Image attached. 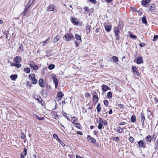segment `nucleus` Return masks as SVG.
Masks as SVG:
<instances>
[{
  "mask_svg": "<svg viewBox=\"0 0 158 158\" xmlns=\"http://www.w3.org/2000/svg\"><path fill=\"white\" fill-rule=\"evenodd\" d=\"M29 78L31 80L32 83L33 84H35L37 82V80L35 78V75L34 74H31L29 76Z\"/></svg>",
  "mask_w": 158,
  "mask_h": 158,
  "instance_id": "obj_1",
  "label": "nucleus"
},
{
  "mask_svg": "<svg viewBox=\"0 0 158 158\" xmlns=\"http://www.w3.org/2000/svg\"><path fill=\"white\" fill-rule=\"evenodd\" d=\"M52 79L53 80V83L55 84V86L56 88H57L58 83V80L56 78V77L55 74H52Z\"/></svg>",
  "mask_w": 158,
  "mask_h": 158,
  "instance_id": "obj_2",
  "label": "nucleus"
},
{
  "mask_svg": "<svg viewBox=\"0 0 158 158\" xmlns=\"http://www.w3.org/2000/svg\"><path fill=\"white\" fill-rule=\"evenodd\" d=\"M139 147V148H146V144L145 141L143 140H140L137 142Z\"/></svg>",
  "mask_w": 158,
  "mask_h": 158,
  "instance_id": "obj_3",
  "label": "nucleus"
},
{
  "mask_svg": "<svg viewBox=\"0 0 158 158\" xmlns=\"http://www.w3.org/2000/svg\"><path fill=\"white\" fill-rule=\"evenodd\" d=\"M72 37H73V35L72 34L69 35L68 33H67L65 34L63 38L64 39H65V40L66 41H69Z\"/></svg>",
  "mask_w": 158,
  "mask_h": 158,
  "instance_id": "obj_4",
  "label": "nucleus"
},
{
  "mask_svg": "<svg viewBox=\"0 0 158 158\" xmlns=\"http://www.w3.org/2000/svg\"><path fill=\"white\" fill-rule=\"evenodd\" d=\"M34 98L38 101L39 102H40L42 105L44 106V102L43 101L40 96L38 95H35L34 97Z\"/></svg>",
  "mask_w": 158,
  "mask_h": 158,
  "instance_id": "obj_5",
  "label": "nucleus"
},
{
  "mask_svg": "<svg viewBox=\"0 0 158 158\" xmlns=\"http://www.w3.org/2000/svg\"><path fill=\"white\" fill-rule=\"evenodd\" d=\"M102 89L103 93H104L108 90H110V88L107 85L103 84L102 85Z\"/></svg>",
  "mask_w": 158,
  "mask_h": 158,
  "instance_id": "obj_6",
  "label": "nucleus"
},
{
  "mask_svg": "<svg viewBox=\"0 0 158 158\" xmlns=\"http://www.w3.org/2000/svg\"><path fill=\"white\" fill-rule=\"evenodd\" d=\"M87 139L88 141L91 140V142L92 143H96V140L94 138L91 137L89 135H87Z\"/></svg>",
  "mask_w": 158,
  "mask_h": 158,
  "instance_id": "obj_7",
  "label": "nucleus"
},
{
  "mask_svg": "<svg viewBox=\"0 0 158 158\" xmlns=\"http://www.w3.org/2000/svg\"><path fill=\"white\" fill-rule=\"evenodd\" d=\"M136 63L139 64L143 63V59L142 56H140L137 58Z\"/></svg>",
  "mask_w": 158,
  "mask_h": 158,
  "instance_id": "obj_8",
  "label": "nucleus"
},
{
  "mask_svg": "<svg viewBox=\"0 0 158 158\" xmlns=\"http://www.w3.org/2000/svg\"><path fill=\"white\" fill-rule=\"evenodd\" d=\"M132 70L134 74H135L138 76L140 75V74L138 71L137 68L136 67H134L133 66H132Z\"/></svg>",
  "mask_w": 158,
  "mask_h": 158,
  "instance_id": "obj_9",
  "label": "nucleus"
},
{
  "mask_svg": "<svg viewBox=\"0 0 158 158\" xmlns=\"http://www.w3.org/2000/svg\"><path fill=\"white\" fill-rule=\"evenodd\" d=\"M71 21L74 24L77 25L79 23L78 20L74 17L72 18L71 19Z\"/></svg>",
  "mask_w": 158,
  "mask_h": 158,
  "instance_id": "obj_10",
  "label": "nucleus"
},
{
  "mask_svg": "<svg viewBox=\"0 0 158 158\" xmlns=\"http://www.w3.org/2000/svg\"><path fill=\"white\" fill-rule=\"evenodd\" d=\"M39 84L41 87H45V84L43 79L42 78L40 79L39 81Z\"/></svg>",
  "mask_w": 158,
  "mask_h": 158,
  "instance_id": "obj_11",
  "label": "nucleus"
},
{
  "mask_svg": "<svg viewBox=\"0 0 158 158\" xmlns=\"http://www.w3.org/2000/svg\"><path fill=\"white\" fill-rule=\"evenodd\" d=\"M145 140L147 142L149 143H151V141L152 140L151 139V136L150 135H148L145 138Z\"/></svg>",
  "mask_w": 158,
  "mask_h": 158,
  "instance_id": "obj_12",
  "label": "nucleus"
},
{
  "mask_svg": "<svg viewBox=\"0 0 158 158\" xmlns=\"http://www.w3.org/2000/svg\"><path fill=\"white\" fill-rule=\"evenodd\" d=\"M21 58L19 56H16L14 58V61L17 63H20L21 61Z\"/></svg>",
  "mask_w": 158,
  "mask_h": 158,
  "instance_id": "obj_13",
  "label": "nucleus"
},
{
  "mask_svg": "<svg viewBox=\"0 0 158 158\" xmlns=\"http://www.w3.org/2000/svg\"><path fill=\"white\" fill-rule=\"evenodd\" d=\"M60 38V36L59 35H57L52 40V42L55 43Z\"/></svg>",
  "mask_w": 158,
  "mask_h": 158,
  "instance_id": "obj_14",
  "label": "nucleus"
},
{
  "mask_svg": "<svg viewBox=\"0 0 158 158\" xmlns=\"http://www.w3.org/2000/svg\"><path fill=\"white\" fill-rule=\"evenodd\" d=\"M151 0H143L141 2V4L142 5H146L147 3H148Z\"/></svg>",
  "mask_w": 158,
  "mask_h": 158,
  "instance_id": "obj_15",
  "label": "nucleus"
},
{
  "mask_svg": "<svg viewBox=\"0 0 158 158\" xmlns=\"http://www.w3.org/2000/svg\"><path fill=\"white\" fill-rule=\"evenodd\" d=\"M64 95L63 93L61 91L59 92L57 94V97L59 98L60 99H61V98L64 96Z\"/></svg>",
  "mask_w": 158,
  "mask_h": 158,
  "instance_id": "obj_16",
  "label": "nucleus"
},
{
  "mask_svg": "<svg viewBox=\"0 0 158 158\" xmlns=\"http://www.w3.org/2000/svg\"><path fill=\"white\" fill-rule=\"evenodd\" d=\"M93 99L94 101L96 100L95 103H97L98 102L99 98L97 95H93Z\"/></svg>",
  "mask_w": 158,
  "mask_h": 158,
  "instance_id": "obj_17",
  "label": "nucleus"
},
{
  "mask_svg": "<svg viewBox=\"0 0 158 158\" xmlns=\"http://www.w3.org/2000/svg\"><path fill=\"white\" fill-rule=\"evenodd\" d=\"M100 106L101 104L100 103H98L96 107V109L98 113H99L101 110V108Z\"/></svg>",
  "mask_w": 158,
  "mask_h": 158,
  "instance_id": "obj_18",
  "label": "nucleus"
},
{
  "mask_svg": "<svg viewBox=\"0 0 158 158\" xmlns=\"http://www.w3.org/2000/svg\"><path fill=\"white\" fill-rule=\"evenodd\" d=\"M112 59L113 60L111 61L112 62H117L118 61V58L116 56H113L112 57Z\"/></svg>",
  "mask_w": 158,
  "mask_h": 158,
  "instance_id": "obj_19",
  "label": "nucleus"
},
{
  "mask_svg": "<svg viewBox=\"0 0 158 158\" xmlns=\"http://www.w3.org/2000/svg\"><path fill=\"white\" fill-rule=\"evenodd\" d=\"M142 21L143 23L145 24L146 25L147 24V21L146 20V18L144 15L142 17Z\"/></svg>",
  "mask_w": 158,
  "mask_h": 158,
  "instance_id": "obj_20",
  "label": "nucleus"
},
{
  "mask_svg": "<svg viewBox=\"0 0 158 158\" xmlns=\"http://www.w3.org/2000/svg\"><path fill=\"white\" fill-rule=\"evenodd\" d=\"M47 10L50 11H53L54 10V7L52 5H50L47 9Z\"/></svg>",
  "mask_w": 158,
  "mask_h": 158,
  "instance_id": "obj_21",
  "label": "nucleus"
},
{
  "mask_svg": "<svg viewBox=\"0 0 158 158\" xmlns=\"http://www.w3.org/2000/svg\"><path fill=\"white\" fill-rule=\"evenodd\" d=\"M29 7H27V6L26 7L23 12V15L24 16H25L27 15Z\"/></svg>",
  "mask_w": 158,
  "mask_h": 158,
  "instance_id": "obj_22",
  "label": "nucleus"
},
{
  "mask_svg": "<svg viewBox=\"0 0 158 158\" xmlns=\"http://www.w3.org/2000/svg\"><path fill=\"white\" fill-rule=\"evenodd\" d=\"M10 79L12 80H15L17 77V74L12 75L10 77Z\"/></svg>",
  "mask_w": 158,
  "mask_h": 158,
  "instance_id": "obj_23",
  "label": "nucleus"
},
{
  "mask_svg": "<svg viewBox=\"0 0 158 158\" xmlns=\"http://www.w3.org/2000/svg\"><path fill=\"white\" fill-rule=\"evenodd\" d=\"M136 120V117L135 115H132L131 118V121L132 123L135 122Z\"/></svg>",
  "mask_w": 158,
  "mask_h": 158,
  "instance_id": "obj_24",
  "label": "nucleus"
},
{
  "mask_svg": "<svg viewBox=\"0 0 158 158\" xmlns=\"http://www.w3.org/2000/svg\"><path fill=\"white\" fill-rule=\"evenodd\" d=\"M141 121L143 123H144L145 118L144 116V115L143 113H142L141 114Z\"/></svg>",
  "mask_w": 158,
  "mask_h": 158,
  "instance_id": "obj_25",
  "label": "nucleus"
},
{
  "mask_svg": "<svg viewBox=\"0 0 158 158\" xmlns=\"http://www.w3.org/2000/svg\"><path fill=\"white\" fill-rule=\"evenodd\" d=\"M84 9L85 10V12L84 14H85V13L86 14H88L89 12V9L88 6H85L84 7Z\"/></svg>",
  "mask_w": 158,
  "mask_h": 158,
  "instance_id": "obj_26",
  "label": "nucleus"
},
{
  "mask_svg": "<svg viewBox=\"0 0 158 158\" xmlns=\"http://www.w3.org/2000/svg\"><path fill=\"white\" fill-rule=\"evenodd\" d=\"M105 28L106 30L108 32H109L111 30V27L110 25H109L106 26Z\"/></svg>",
  "mask_w": 158,
  "mask_h": 158,
  "instance_id": "obj_27",
  "label": "nucleus"
},
{
  "mask_svg": "<svg viewBox=\"0 0 158 158\" xmlns=\"http://www.w3.org/2000/svg\"><path fill=\"white\" fill-rule=\"evenodd\" d=\"M52 52V51L51 50H48L46 51V54H47V57H49L51 56L52 55V54H51V52Z\"/></svg>",
  "mask_w": 158,
  "mask_h": 158,
  "instance_id": "obj_28",
  "label": "nucleus"
},
{
  "mask_svg": "<svg viewBox=\"0 0 158 158\" xmlns=\"http://www.w3.org/2000/svg\"><path fill=\"white\" fill-rule=\"evenodd\" d=\"M34 1L32 0H29V1L27 4V6L30 7L31 5L33 3Z\"/></svg>",
  "mask_w": 158,
  "mask_h": 158,
  "instance_id": "obj_29",
  "label": "nucleus"
},
{
  "mask_svg": "<svg viewBox=\"0 0 158 158\" xmlns=\"http://www.w3.org/2000/svg\"><path fill=\"white\" fill-rule=\"evenodd\" d=\"M120 31L118 30V28L117 27H115L114 28V32L115 34H119Z\"/></svg>",
  "mask_w": 158,
  "mask_h": 158,
  "instance_id": "obj_30",
  "label": "nucleus"
},
{
  "mask_svg": "<svg viewBox=\"0 0 158 158\" xmlns=\"http://www.w3.org/2000/svg\"><path fill=\"white\" fill-rule=\"evenodd\" d=\"M76 38L78 40H80L81 42V36L77 34H75Z\"/></svg>",
  "mask_w": 158,
  "mask_h": 158,
  "instance_id": "obj_31",
  "label": "nucleus"
},
{
  "mask_svg": "<svg viewBox=\"0 0 158 158\" xmlns=\"http://www.w3.org/2000/svg\"><path fill=\"white\" fill-rule=\"evenodd\" d=\"M156 134L154 133L153 135L151 136V139L152 141H154L156 140Z\"/></svg>",
  "mask_w": 158,
  "mask_h": 158,
  "instance_id": "obj_32",
  "label": "nucleus"
},
{
  "mask_svg": "<svg viewBox=\"0 0 158 158\" xmlns=\"http://www.w3.org/2000/svg\"><path fill=\"white\" fill-rule=\"evenodd\" d=\"M55 65L54 64H50L48 67V69L50 70H52L54 69Z\"/></svg>",
  "mask_w": 158,
  "mask_h": 158,
  "instance_id": "obj_33",
  "label": "nucleus"
},
{
  "mask_svg": "<svg viewBox=\"0 0 158 158\" xmlns=\"http://www.w3.org/2000/svg\"><path fill=\"white\" fill-rule=\"evenodd\" d=\"M42 94L43 95L44 97H46L47 96V93L46 92L44 91L43 89L42 91Z\"/></svg>",
  "mask_w": 158,
  "mask_h": 158,
  "instance_id": "obj_34",
  "label": "nucleus"
},
{
  "mask_svg": "<svg viewBox=\"0 0 158 158\" xmlns=\"http://www.w3.org/2000/svg\"><path fill=\"white\" fill-rule=\"evenodd\" d=\"M24 71L27 73H29L30 72V69L28 68H25L24 69Z\"/></svg>",
  "mask_w": 158,
  "mask_h": 158,
  "instance_id": "obj_35",
  "label": "nucleus"
},
{
  "mask_svg": "<svg viewBox=\"0 0 158 158\" xmlns=\"http://www.w3.org/2000/svg\"><path fill=\"white\" fill-rule=\"evenodd\" d=\"M112 140L115 141H119L120 138L118 137H113L112 138Z\"/></svg>",
  "mask_w": 158,
  "mask_h": 158,
  "instance_id": "obj_36",
  "label": "nucleus"
},
{
  "mask_svg": "<svg viewBox=\"0 0 158 158\" xmlns=\"http://www.w3.org/2000/svg\"><path fill=\"white\" fill-rule=\"evenodd\" d=\"M107 96L108 98H111L112 97V92H108L107 93Z\"/></svg>",
  "mask_w": 158,
  "mask_h": 158,
  "instance_id": "obj_37",
  "label": "nucleus"
},
{
  "mask_svg": "<svg viewBox=\"0 0 158 158\" xmlns=\"http://www.w3.org/2000/svg\"><path fill=\"white\" fill-rule=\"evenodd\" d=\"M63 115L67 119L69 120V121H70V119H69V117L67 116V114L65 112H64V113H63Z\"/></svg>",
  "mask_w": 158,
  "mask_h": 158,
  "instance_id": "obj_38",
  "label": "nucleus"
},
{
  "mask_svg": "<svg viewBox=\"0 0 158 158\" xmlns=\"http://www.w3.org/2000/svg\"><path fill=\"white\" fill-rule=\"evenodd\" d=\"M90 26H87L86 28V31L88 33L89 32H90Z\"/></svg>",
  "mask_w": 158,
  "mask_h": 158,
  "instance_id": "obj_39",
  "label": "nucleus"
},
{
  "mask_svg": "<svg viewBox=\"0 0 158 158\" xmlns=\"http://www.w3.org/2000/svg\"><path fill=\"white\" fill-rule=\"evenodd\" d=\"M122 129H121V127H118L117 128L116 131L119 133H122Z\"/></svg>",
  "mask_w": 158,
  "mask_h": 158,
  "instance_id": "obj_40",
  "label": "nucleus"
},
{
  "mask_svg": "<svg viewBox=\"0 0 158 158\" xmlns=\"http://www.w3.org/2000/svg\"><path fill=\"white\" fill-rule=\"evenodd\" d=\"M104 103L106 106H107L108 105L109 102L107 100H105L103 101Z\"/></svg>",
  "mask_w": 158,
  "mask_h": 158,
  "instance_id": "obj_41",
  "label": "nucleus"
},
{
  "mask_svg": "<svg viewBox=\"0 0 158 158\" xmlns=\"http://www.w3.org/2000/svg\"><path fill=\"white\" fill-rule=\"evenodd\" d=\"M19 49L20 50H21V51H24V49L23 45L22 44H21L19 47Z\"/></svg>",
  "mask_w": 158,
  "mask_h": 158,
  "instance_id": "obj_42",
  "label": "nucleus"
},
{
  "mask_svg": "<svg viewBox=\"0 0 158 158\" xmlns=\"http://www.w3.org/2000/svg\"><path fill=\"white\" fill-rule=\"evenodd\" d=\"M77 119V118L76 117H72V122L73 123H75Z\"/></svg>",
  "mask_w": 158,
  "mask_h": 158,
  "instance_id": "obj_43",
  "label": "nucleus"
},
{
  "mask_svg": "<svg viewBox=\"0 0 158 158\" xmlns=\"http://www.w3.org/2000/svg\"><path fill=\"white\" fill-rule=\"evenodd\" d=\"M35 117L36 118H37L38 119L40 120H43V119H44V117L40 118L39 116L38 115H36V114L35 115Z\"/></svg>",
  "mask_w": 158,
  "mask_h": 158,
  "instance_id": "obj_44",
  "label": "nucleus"
},
{
  "mask_svg": "<svg viewBox=\"0 0 158 158\" xmlns=\"http://www.w3.org/2000/svg\"><path fill=\"white\" fill-rule=\"evenodd\" d=\"M130 37L131 38H133V39H136L137 38V37L136 35H134L131 33H130Z\"/></svg>",
  "mask_w": 158,
  "mask_h": 158,
  "instance_id": "obj_45",
  "label": "nucleus"
},
{
  "mask_svg": "<svg viewBox=\"0 0 158 158\" xmlns=\"http://www.w3.org/2000/svg\"><path fill=\"white\" fill-rule=\"evenodd\" d=\"M38 66L37 65L35 64L34 65L33 67V68L34 70H37L38 69Z\"/></svg>",
  "mask_w": 158,
  "mask_h": 158,
  "instance_id": "obj_46",
  "label": "nucleus"
},
{
  "mask_svg": "<svg viewBox=\"0 0 158 158\" xmlns=\"http://www.w3.org/2000/svg\"><path fill=\"white\" fill-rule=\"evenodd\" d=\"M90 2L95 4L97 2L96 0H88Z\"/></svg>",
  "mask_w": 158,
  "mask_h": 158,
  "instance_id": "obj_47",
  "label": "nucleus"
},
{
  "mask_svg": "<svg viewBox=\"0 0 158 158\" xmlns=\"http://www.w3.org/2000/svg\"><path fill=\"white\" fill-rule=\"evenodd\" d=\"M102 125L101 123H99L98 126V128L99 129H101L102 128Z\"/></svg>",
  "mask_w": 158,
  "mask_h": 158,
  "instance_id": "obj_48",
  "label": "nucleus"
},
{
  "mask_svg": "<svg viewBox=\"0 0 158 158\" xmlns=\"http://www.w3.org/2000/svg\"><path fill=\"white\" fill-rule=\"evenodd\" d=\"M157 38H158V35H155L153 37V39L152 40V41H155Z\"/></svg>",
  "mask_w": 158,
  "mask_h": 158,
  "instance_id": "obj_49",
  "label": "nucleus"
},
{
  "mask_svg": "<svg viewBox=\"0 0 158 158\" xmlns=\"http://www.w3.org/2000/svg\"><path fill=\"white\" fill-rule=\"evenodd\" d=\"M49 40V38H48L47 40L45 41H44L43 42V45H44L47 44L48 42H47V41L48 40Z\"/></svg>",
  "mask_w": 158,
  "mask_h": 158,
  "instance_id": "obj_50",
  "label": "nucleus"
},
{
  "mask_svg": "<svg viewBox=\"0 0 158 158\" xmlns=\"http://www.w3.org/2000/svg\"><path fill=\"white\" fill-rule=\"evenodd\" d=\"M129 140L132 143L134 142V139L131 136L129 138Z\"/></svg>",
  "mask_w": 158,
  "mask_h": 158,
  "instance_id": "obj_51",
  "label": "nucleus"
},
{
  "mask_svg": "<svg viewBox=\"0 0 158 158\" xmlns=\"http://www.w3.org/2000/svg\"><path fill=\"white\" fill-rule=\"evenodd\" d=\"M90 96V94L89 93H86L85 94V97L86 98L89 97Z\"/></svg>",
  "mask_w": 158,
  "mask_h": 158,
  "instance_id": "obj_52",
  "label": "nucleus"
},
{
  "mask_svg": "<svg viewBox=\"0 0 158 158\" xmlns=\"http://www.w3.org/2000/svg\"><path fill=\"white\" fill-rule=\"evenodd\" d=\"M75 126L78 128H80L81 125L79 123H75Z\"/></svg>",
  "mask_w": 158,
  "mask_h": 158,
  "instance_id": "obj_53",
  "label": "nucleus"
},
{
  "mask_svg": "<svg viewBox=\"0 0 158 158\" xmlns=\"http://www.w3.org/2000/svg\"><path fill=\"white\" fill-rule=\"evenodd\" d=\"M155 144L156 146L155 147V149H158V139H157V140L156 141V143Z\"/></svg>",
  "mask_w": 158,
  "mask_h": 158,
  "instance_id": "obj_54",
  "label": "nucleus"
},
{
  "mask_svg": "<svg viewBox=\"0 0 158 158\" xmlns=\"http://www.w3.org/2000/svg\"><path fill=\"white\" fill-rule=\"evenodd\" d=\"M115 35L116 37V39L118 40H119V34H115Z\"/></svg>",
  "mask_w": 158,
  "mask_h": 158,
  "instance_id": "obj_55",
  "label": "nucleus"
},
{
  "mask_svg": "<svg viewBox=\"0 0 158 158\" xmlns=\"http://www.w3.org/2000/svg\"><path fill=\"white\" fill-rule=\"evenodd\" d=\"M21 137L22 139H24V142H25V139H26L25 135L24 134H23V135H22Z\"/></svg>",
  "mask_w": 158,
  "mask_h": 158,
  "instance_id": "obj_56",
  "label": "nucleus"
},
{
  "mask_svg": "<svg viewBox=\"0 0 158 158\" xmlns=\"http://www.w3.org/2000/svg\"><path fill=\"white\" fill-rule=\"evenodd\" d=\"M15 66L17 68H19L21 66V64H20L16 63Z\"/></svg>",
  "mask_w": 158,
  "mask_h": 158,
  "instance_id": "obj_57",
  "label": "nucleus"
},
{
  "mask_svg": "<svg viewBox=\"0 0 158 158\" xmlns=\"http://www.w3.org/2000/svg\"><path fill=\"white\" fill-rule=\"evenodd\" d=\"M118 106L120 108L123 109L124 107V106L122 104H119L118 105Z\"/></svg>",
  "mask_w": 158,
  "mask_h": 158,
  "instance_id": "obj_58",
  "label": "nucleus"
},
{
  "mask_svg": "<svg viewBox=\"0 0 158 158\" xmlns=\"http://www.w3.org/2000/svg\"><path fill=\"white\" fill-rule=\"evenodd\" d=\"M23 153L24 155L26 156L27 154V149L26 148L24 149Z\"/></svg>",
  "mask_w": 158,
  "mask_h": 158,
  "instance_id": "obj_59",
  "label": "nucleus"
},
{
  "mask_svg": "<svg viewBox=\"0 0 158 158\" xmlns=\"http://www.w3.org/2000/svg\"><path fill=\"white\" fill-rule=\"evenodd\" d=\"M126 123L124 122H121L118 123V125H123L125 124Z\"/></svg>",
  "mask_w": 158,
  "mask_h": 158,
  "instance_id": "obj_60",
  "label": "nucleus"
},
{
  "mask_svg": "<svg viewBox=\"0 0 158 158\" xmlns=\"http://www.w3.org/2000/svg\"><path fill=\"white\" fill-rule=\"evenodd\" d=\"M53 136V137L56 139L58 137V135L56 134H54Z\"/></svg>",
  "mask_w": 158,
  "mask_h": 158,
  "instance_id": "obj_61",
  "label": "nucleus"
},
{
  "mask_svg": "<svg viewBox=\"0 0 158 158\" xmlns=\"http://www.w3.org/2000/svg\"><path fill=\"white\" fill-rule=\"evenodd\" d=\"M56 139L61 144V143H63V142L61 141L58 137Z\"/></svg>",
  "mask_w": 158,
  "mask_h": 158,
  "instance_id": "obj_62",
  "label": "nucleus"
},
{
  "mask_svg": "<svg viewBox=\"0 0 158 158\" xmlns=\"http://www.w3.org/2000/svg\"><path fill=\"white\" fill-rule=\"evenodd\" d=\"M34 64V63L33 62H32V63H30L29 64V65L31 67L33 68V67Z\"/></svg>",
  "mask_w": 158,
  "mask_h": 158,
  "instance_id": "obj_63",
  "label": "nucleus"
},
{
  "mask_svg": "<svg viewBox=\"0 0 158 158\" xmlns=\"http://www.w3.org/2000/svg\"><path fill=\"white\" fill-rule=\"evenodd\" d=\"M79 42H78L77 41L75 42V46H76V47H78L79 46Z\"/></svg>",
  "mask_w": 158,
  "mask_h": 158,
  "instance_id": "obj_64",
  "label": "nucleus"
}]
</instances>
